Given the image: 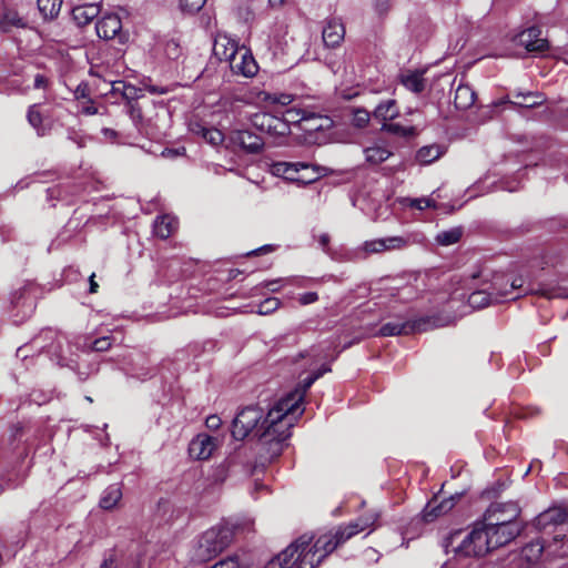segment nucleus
<instances>
[{
  "label": "nucleus",
  "mask_w": 568,
  "mask_h": 568,
  "mask_svg": "<svg viewBox=\"0 0 568 568\" xmlns=\"http://www.w3.org/2000/svg\"><path fill=\"white\" fill-rule=\"evenodd\" d=\"M523 276H510L505 273L473 274L467 287L470 292L468 306L473 310H481L503 300H516L525 294H537L545 298H568V286L546 282L535 283L529 281L524 288Z\"/></svg>",
  "instance_id": "nucleus-1"
},
{
  "label": "nucleus",
  "mask_w": 568,
  "mask_h": 568,
  "mask_svg": "<svg viewBox=\"0 0 568 568\" xmlns=\"http://www.w3.org/2000/svg\"><path fill=\"white\" fill-rule=\"evenodd\" d=\"M270 418V409L265 414V408L258 404L245 406L234 417L231 433L235 440H244L252 435L265 450L264 457L272 460L281 455L285 440L291 437L293 417H281L274 432Z\"/></svg>",
  "instance_id": "nucleus-2"
},
{
  "label": "nucleus",
  "mask_w": 568,
  "mask_h": 568,
  "mask_svg": "<svg viewBox=\"0 0 568 568\" xmlns=\"http://www.w3.org/2000/svg\"><path fill=\"white\" fill-rule=\"evenodd\" d=\"M314 536L304 534L288 545L276 560L280 568H316L336 549L329 534L321 535L314 542Z\"/></svg>",
  "instance_id": "nucleus-3"
},
{
  "label": "nucleus",
  "mask_w": 568,
  "mask_h": 568,
  "mask_svg": "<svg viewBox=\"0 0 568 568\" xmlns=\"http://www.w3.org/2000/svg\"><path fill=\"white\" fill-rule=\"evenodd\" d=\"M331 372L329 364H323L318 369L313 372L310 376L304 378L297 387L288 393L285 397L281 398L271 409H270V420H272L273 428L278 425L281 417H292L295 414L301 415L303 409H301V405L306 395V392L311 388V386L321 378L325 373Z\"/></svg>",
  "instance_id": "nucleus-4"
},
{
  "label": "nucleus",
  "mask_w": 568,
  "mask_h": 568,
  "mask_svg": "<svg viewBox=\"0 0 568 568\" xmlns=\"http://www.w3.org/2000/svg\"><path fill=\"white\" fill-rule=\"evenodd\" d=\"M234 531L229 525H220L206 530L199 539L194 557L207 561L223 551L233 540Z\"/></svg>",
  "instance_id": "nucleus-5"
},
{
  "label": "nucleus",
  "mask_w": 568,
  "mask_h": 568,
  "mask_svg": "<svg viewBox=\"0 0 568 568\" xmlns=\"http://www.w3.org/2000/svg\"><path fill=\"white\" fill-rule=\"evenodd\" d=\"M518 517L519 511L510 506L506 518H496L494 521L485 520L495 548L507 545L520 534L523 526L517 521Z\"/></svg>",
  "instance_id": "nucleus-6"
},
{
  "label": "nucleus",
  "mask_w": 568,
  "mask_h": 568,
  "mask_svg": "<svg viewBox=\"0 0 568 568\" xmlns=\"http://www.w3.org/2000/svg\"><path fill=\"white\" fill-rule=\"evenodd\" d=\"M486 523H477L464 539V556L480 557L495 549Z\"/></svg>",
  "instance_id": "nucleus-7"
},
{
  "label": "nucleus",
  "mask_w": 568,
  "mask_h": 568,
  "mask_svg": "<svg viewBox=\"0 0 568 568\" xmlns=\"http://www.w3.org/2000/svg\"><path fill=\"white\" fill-rule=\"evenodd\" d=\"M251 122L256 130L265 132L273 138H285L291 133V126L287 120L266 112L253 114Z\"/></svg>",
  "instance_id": "nucleus-8"
},
{
  "label": "nucleus",
  "mask_w": 568,
  "mask_h": 568,
  "mask_svg": "<svg viewBox=\"0 0 568 568\" xmlns=\"http://www.w3.org/2000/svg\"><path fill=\"white\" fill-rule=\"evenodd\" d=\"M462 498V494L450 495L448 498H444L439 503H437V497L435 496L432 500L427 503L422 511V519L424 523H433L439 516L446 515L449 513L456 505V500Z\"/></svg>",
  "instance_id": "nucleus-9"
},
{
  "label": "nucleus",
  "mask_w": 568,
  "mask_h": 568,
  "mask_svg": "<svg viewBox=\"0 0 568 568\" xmlns=\"http://www.w3.org/2000/svg\"><path fill=\"white\" fill-rule=\"evenodd\" d=\"M297 122L300 128L307 134L325 132L334 126V121L329 116L306 111H303Z\"/></svg>",
  "instance_id": "nucleus-10"
},
{
  "label": "nucleus",
  "mask_w": 568,
  "mask_h": 568,
  "mask_svg": "<svg viewBox=\"0 0 568 568\" xmlns=\"http://www.w3.org/2000/svg\"><path fill=\"white\" fill-rule=\"evenodd\" d=\"M97 34L104 40L119 38L121 43L124 42L121 34L122 22L119 16L114 13L105 14L95 24Z\"/></svg>",
  "instance_id": "nucleus-11"
},
{
  "label": "nucleus",
  "mask_w": 568,
  "mask_h": 568,
  "mask_svg": "<svg viewBox=\"0 0 568 568\" xmlns=\"http://www.w3.org/2000/svg\"><path fill=\"white\" fill-rule=\"evenodd\" d=\"M516 40L529 52L541 53L548 49V41L541 38V30L538 27H530L521 31Z\"/></svg>",
  "instance_id": "nucleus-12"
},
{
  "label": "nucleus",
  "mask_w": 568,
  "mask_h": 568,
  "mask_svg": "<svg viewBox=\"0 0 568 568\" xmlns=\"http://www.w3.org/2000/svg\"><path fill=\"white\" fill-rule=\"evenodd\" d=\"M448 323V318L442 315H425L417 318L407 320L406 329L408 335L424 333L437 327L446 326Z\"/></svg>",
  "instance_id": "nucleus-13"
},
{
  "label": "nucleus",
  "mask_w": 568,
  "mask_h": 568,
  "mask_svg": "<svg viewBox=\"0 0 568 568\" xmlns=\"http://www.w3.org/2000/svg\"><path fill=\"white\" fill-rule=\"evenodd\" d=\"M216 448V438L206 434H200L194 437L189 445V454L196 459H207Z\"/></svg>",
  "instance_id": "nucleus-14"
},
{
  "label": "nucleus",
  "mask_w": 568,
  "mask_h": 568,
  "mask_svg": "<svg viewBox=\"0 0 568 568\" xmlns=\"http://www.w3.org/2000/svg\"><path fill=\"white\" fill-rule=\"evenodd\" d=\"M232 141L235 144H239L247 153L252 154L260 153L264 148L263 139L248 130L234 131L232 134Z\"/></svg>",
  "instance_id": "nucleus-15"
},
{
  "label": "nucleus",
  "mask_w": 568,
  "mask_h": 568,
  "mask_svg": "<svg viewBox=\"0 0 568 568\" xmlns=\"http://www.w3.org/2000/svg\"><path fill=\"white\" fill-rule=\"evenodd\" d=\"M230 68L234 73L242 74L251 78L256 74L258 67L253 55L247 50H239V55H235L230 63Z\"/></svg>",
  "instance_id": "nucleus-16"
},
{
  "label": "nucleus",
  "mask_w": 568,
  "mask_h": 568,
  "mask_svg": "<svg viewBox=\"0 0 568 568\" xmlns=\"http://www.w3.org/2000/svg\"><path fill=\"white\" fill-rule=\"evenodd\" d=\"M408 241L402 236H390L386 239H378L367 241L364 243L366 253H381L387 250H398L407 245Z\"/></svg>",
  "instance_id": "nucleus-17"
},
{
  "label": "nucleus",
  "mask_w": 568,
  "mask_h": 568,
  "mask_svg": "<svg viewBox=\"0 0 568 568\" xmlns=\"http://www.w3.org/2000/svg\"><path fill=\"white\" fill-rule=\"evenodd\" d=\"M345 37L344 24L336 19L328 20L323 29L322 38L327 48H336Z\"/></svg>",
  "instance_id": "nucleus-18"
},
{
  "label": "nucleus",
  "mask_w": 568,
  "mask_h": 568,
  "mask_svg": "<svg viewBox=\"0 0 568 568\" xmlns=\"http://www.w3.org/2000/svg\"><path fill=\"white\" fill-rule=\"evenodd\" d=\"M213 53L220 61L232 62L235 55H239V49L234 40L219 36L214 40Z\"/></svg>",
  "instance_id": "nucleus-19"
},
{
  "label": "nucleus",
  "mask_w": 568,
  "mask_h": 568,
  "mask_svg": "<svg viewBox=\"0 0 568 568\" xmlns=\"http://www.w3.org/2000/svg\"><path fill=\"white\" fill-rule=\"evenodd\" d=\"M376 519H377V516L373 517L372 519H365V520L361 519L358 523H352L344 528L339 527L335 532H328V534L333 537V541H334V544L336 542V547H337L338 545L348 540L349 538H352L359 531L369 527Z\"/></svg>",
  "instance_id": "nucleus-20"
},
{
  "label": "nucleus",
  "mask_w": 568,
  "mask_h": 568,
  "mask_svg": "<svg viewBox=\"0 0 568 568\" xmlns=\"http://www.w3.org/2000/svg\"><path fill=\"white\" fill-rule=\"evenodd\" d=\"M567 516L568 514L564 508L551 507L536 517L535 525L539 529H546L548 526H556L565 523Z\"/></svg>",
  "instance_id": "nucleus-21"
},
{
  "label": "nucleus",
  "mask_w": 568,
  "mask_h": 568,
  "mask_svg": "<svg viewBox=\"0 0 568 568\" xmlns=\"http://www.w3.org/2000/svg\"><path fill=\"white\" fill-rule=\"evenodd\" d=\"M27 22L19 13L7 6L0 7V30L2 32H10L12 28H26Z\"/></svg>",
  "instance_id": "nucleus-22"
},
{
  "label": "nucleus",
  "mask_w": 568,
  "mask_h": 568,
  "mask_svg": "<svg viewBox=\"0 0 568 568\" xmlns=\"http://www.w3.org/2000/svg\"><path fill=\"white\" fill-rule=\"evenodd\" d=\"M562 262L561 254L559 250L550 247L538 256H535L530 265L531 267H539L540 270H546L548 267L557 268Z\"/></svg>",
  "instance_id": "nucleus-23"
},
{
  "label": "nucleus",
  "mask_w": 568,
  "mask_h": 568,
  "mask_svg": "<svg viewBox=\"0 0 568 568\" xmlns=\"http://www.w3.org/2000/svg\"><path fill=\"white\" fill-rule=\"evenodd\" d=\"M399 115L397 103L395 100L389 99L382 101L373 111V118L383 123L393 120Z\"/></svg>",
  "instance_id": "nucleus-24"
},
{
  "label": "nucleus",
  "mask_w": 568,
  "mask_h": 568,
  "mask_svg": "<svg viewBox=\"0 0 568 568\" xmlns=\"http://www.w3.org/2000/svg\"><path fill=\"white\" fill-rule=\"evenodd\" d=\"M424 71H408L399 75L400 83L414 93H420L425 89Z\"/></svg>",
  "instance_id": "nucleus-25"
},
{
  "label": "nucleus",
  "mask_w": 568,
  "mask_h": 568,
  "mask_svg": "<svg viewBox=\"0 0 568 568\" xmlns=\"http://www.w3.org/2000/svg\"><path fill=\"white\" fill-rule=\"evenodd\" d=\"M98 13L99 8L95 4L77 7L72 10V17L80 27L90 23L98 16Z\"/></svg>",
  "instance_id": "nucleus-26"
},
{
  "label": "nucleus",
  "mask_w": 568,
  "mask_h": 568,
  "mask_svg": "<svg viewBox=\"0 0 568 568\" xmlns=\"http://www.w3.org/2000/svg\"><path fill=\"white\" fill-rule=\"evenodd\" d=\"M122 498V490L118 484L109 486L100 499V507L110 510L116 506Z\"/></svg>",
  "instance_id": "nucleus-27"
},
{
  "label": "nucleus",
  "mask_w": 568,
  "mask_h": 568,
  "mask_svg": "<svg viewBox=\"0 0 568 568\" xmlns=\"http://www.w3.org/2000/svg\"><path fill=\"white\" fill-rule=\"evenodd\" d=\"M510 506L515 507L520 513V508L517 503H495L491 504L490 507L485 513V520L494 521L496 520V518H506V516H508Z\"/></svg>",
  "instance_id": "nucleus-28"
},
{
  "label": "nucleus",
  "mask_w": 568,
  "mask_h": 568,
  "mask_svg": "<svg viewBox=\"0 0 568 568\" xmlns=\"http://www.w3.org/2000/svg\"><path fill=\"white\" fill-rule=\"evenodd\" d=\"M381 131L404 138L405 140H409L417 135L416 126H404L399 123H383Z\"/></svg>",
  "instance_id": "nucleus-29"
},
{
  "label": "nucleus",
  "mask_w": 568,
  "mask_h": 568,
  "mask_svg": "<svg viewBox=\"0 0 568 568\" xmlns=\"http://www.w3.org/2000/svg\"><path fill=\"white\" fill-rule=\"evenodd\" d=\"M287 164V170H286V173H285V180H288V181H292V182H312L314 181L316 178L315 176H308V178H303V176H300L298 173L301 170H308L310 169V164L307 163H304V162H296V163H291V162H286Z\"/></svg>",
  "instance_id": "nucleus-30"
},
{
  "label": "nucleus",
  "mask_w": 568,
  "mask_h": 568,
  "mask_svg": "<svg viewBox=\"0 0 568 568\" xmlns=\"http://www.w3.org/2000/svg\"><path fill=\"white\" fill-rule=\"evenodd\" d=\"M175 229V221L170 215L159 216L154 222V233L161 239H168Z\"/></svg>",
  "instance_id": "nucleus-31"
},
{
  "label": "nucleus",
  "mask_w": 568,
  "mask_h": 568,
  "mask_svg": "<svg viewBox=\"0 0 568 568\" xmlns=\"http://www.w3.org/2000/svg\"><path fill=\"white\" fill-rule=\"evenodd\" d=\"M193 132L203 136V139L212 145H219L223 142V133L214 128H206L201 124H196Z\"/></svg>",
  "instance_id": "nucleus-32"
},
{
  "label": "nucleus",
  "mask_w": 568,
  "mask_h": 568,
  "mask_svg": "<svg viewBox=\"0 0 568 568\" xmlns=\"http://www.w3.org/2000/svg\"><path fill=\"white\" fill-rule=\"evenodd\" d=\"M27 119L30 125L36 129L39 136H43L47 134L48 129L43 124V118L38 110V104H32L31 106H29Z\"/></svg>",
  "instance_id": "nucleus-33"
},
{
  "label": "nucleus",
  "mask_w": 568,
  "mask_h": 568,
  "mask_svg": "<svg viewBox=\"0 0 568 568\" xmlns=\"http://www.w3.org/2000/svg\"><path fill=\"white\" fill-rule=\"evenodd\" d=\"M38 9L44 19H53L59 14L61 0H37Z\"/></svg>",
  "instance_id": "nucleus-34"
},
{
  "label": "nucleus",
  "mask_w": 568,
  "mask_h": 568,
  "mask_svg": "<svg viewBox=\"0 0 568 568\" xmlns=\"http://www.w3.org/2000/svg\"><path fill=\"white\" fill-rule=\"evenodd\" d=\"M460 532H462L460 529H455L444 539L443 547L447 555L453 552L454 556L456 557L460 554V551H462V539H459Z\"/></svg>",
  "instance_id": "nucleus-35"
},
{
  "label": "nucleus",
  "mask_w": 568,
  "mask_h": 568,
  "mask_svg": "<svg viewBox=\"0 0 568 568\" xmlns=\"http://www.w3.org/2000/svg\"><path fill=\"white\" fill-rule=\"evenodd\" d=\"M440 156L438 145H426L420 148L416 153V160L420 164H429Z\"/></svg>",
  "instance_id": "nucleus-36"
},
{
  "label": "nucleus",
  "mask_w": 568,
  "mask_h": 568,
  "mask_svg": "<svg viewBox=\"0 0 568 568\" xmlns=\"http://www.w3.org/2000/svg\"><path fill=\"white\" fill-rule=\"evenodd\" d=\"M364 153L366 161L372 164L383 163L392 155L390 151L382 146L367 148Z\"/></svg>",
  "instance_id": "nucleus-37"
},
{
  "label": "nucleus",
  "mask_w": 568,
  "mask_h": 568,
  "mask_svg": "<svg viewBox=\"0 0 568 568\" xmlns=\"http://www.w3.org/2000/svg\"><path fill=\"white\" fill-rule=\"evenodd\" d=\"M515 97L523 98V101L513 102V104H516V105H519L523 108H527V109L538 106V105L542 104L545 101L544 97L537 92H527V93L517 92L515 94Z\"/></svg>",
  "instance_id": "nucleus-38"
},
{
  "label": "nucleus",
  "mask_w": 568,
  "mask_h": 568,
  "mask_svg": "<svg viewBox=\"0 0 568 568\" xmlns=\"http://www.w3.org/2000/svg\"><path fill=\"white\" fill-rule=\"evenodd\" d=\"M462 239V227H455L449 231H443L437 234L436 242L439 245L448 246L458 243Z\"/></svg>",
  "instance_id": "nucleus-39"
},
{
  "label": "nucleus",
  "mask_w": 568,
  "mask_h": 568,
  "mask_svg": "<svg viewBox=\"0 0 568 568\" xmlns=\"http://www.w3.org/2000/svg\"><path fill=\"white\" fill-rule=\"evenodd\" d=\"M381 336H397L408 335L406 329V321L404 322H389L381 326Z\"/></svg>",
  "instance_id": "nucleus-40"
},
{
  "label": "nucleus",
  "mask_w": 568,
  "mask_h": 568,
  "mask_svg": "<svg viewBox=\"0 0 568 568\" xmlns=\"http://www.w3.org/2000/svg\"><path fill=\"white\" fill-rule=\"evenodd\" d=\"M544 551V544L539 540L531 541L523 548L521 555L529 562L537 561Z\"/></svg>",
  "instance_id": "nucleus-41"
},
{
  "label": "nucleus",
  "mask_w": 568,
  "mask_h": 568,
  "mask_svg": "<svg viewBox=\"0 0 568 568\" xmlns=\"http://www.w3.org/2000/svg\"><path fill=\"white\" fill-rule=\"evenodd\" d=\"M372 116H373V113L371 114L365 109H362V108L354 109L352 124L357 129H364L369 123V120Z\"/></svg>",
  "instance_id": "nucleus-42"
},
{
  "label": "nucleus",
  "mask_w": 568,
  "mask_h": 568,
  "mask_svg": "<svg viewBox=\"0 0 568 568\" xmlns=\"http://www.w3.org/2000/svg\"><path fill=\"white\" fill-rule=\"evenodd\" d=\"M206 0H180V8L183 12L194 14L205 4Z\"/></svg>",
  "instance_id": "nucleus-43"
},
{
  "label": "nucleus",
  "mask_w": 568,
  "mask_h": 568,
  "mask_svg": "<svg viewBox=\"0 0 568 568\" xmlns=\"http://www.w3.org/2000/svg\"><path fill=\"white\" fill-rule=\"evenodd\" d=\"M121 87L124 89V94L122 98L128 101V104L136 102V100L142 97V90L135 85L125 83L121 84Z\"/></svg>",
  "instance_id": "nucleus-44"
},
{
  "label": "nucleus",
  "mask_w": 568,
  "mask_h": 568,
  "mask_svg": "<svg viewBox=\"0 0 568 568\" xmlns=\"http://www.w3.org/2000/svg\"><path fill=\"white\" fill-rule=\"evenodd\" d=\"M281 302L276 297H268L258 305V314L266 315L278 308Z\"/></svg>",
  "instance_id": "nucleus-45"
},
{
  "label": "nucleus",
  "mask_w": 568,
  "mask_h": 568,
  "mask_svg": "<svg viewBox=\"0 0 568 568\" xmlns=\"http://www.w3.org/2000/svg\"><path fill=\"white\" fill-rule=\"evenodd\" d=\"M409 206L417 210H425L427 207L436 209V202L432 197L410 199Z\"/></svg>",
  "instance_id": "nucleus-46"
},
{
  "label": "nucleus",
  "mask_w": 568,
  "mask_h": 568,
  "mask_svg": "<svg viewBox=\"0 0 568 568\" xmlns=\"http://www.w3.org/2000/svg\"><path fill=\"white\" fill-rule=\"evenodd\" d=\"M501 102H496L493 105L479 106L477 109L478 115L474 120V122L480 123V122H485L486 120L490 119L493 116L495 106H497Z\"/></svg>",
  "instance_id": "nucleus-47"
},
{
  "label": "nucleus",
  "mask_w": 568,
  "mask_h": 568,
  "mask_svg": "<svg viewBox=\"0 0 568 568\" xmlns=\"http://www.w3.org/2000/svg\"><path fill=\"white\" fill-rule=\"evenodd\" d=\"M165 54L169 59L175 60L181 54V48L179 43L174 40H170L165 44Z\"/></svg>",
  "instance_id": "nucleus-48"
},
{
  "label": "nucleus",
  "mask_w": 568,
  "mask_h": 568,
  "mask_svg": "<svg viewBox=\"0 0 568 568\" xmlns=\"http://www.w3.org/2000/svg\"><path fill=\"white\" fill-rule=\"evenodd\" d=\"M129 114L133 122L139 125L142 123V110L138 102L129 103Z\"/></svg>",
  "instance_id": "nucleus-49"
},
{
  "label": "nucleus",
  "mask_w": 568,
  "mask_h": 568,
  "mask_svg": "<svg viewBox=\"0 0 568 568\" xmlns=\"http://www.w3.org/2000/svg\"><path fill=\"white\" fill-rule=\"evenodd\" d=\"M111 347V338L109 336L97 338L92 343V348L95 352H105Z\"/></svg>",
  "instance_id": "nucleus-50"
},
{
  "label": "nucleus",
  "mask_w": 568,
  "mask_h": 568,
  "mask_svg": "<svg viewBox=\"0 0 568 568\" xmlns=\"http://www.w3.org/2000/svg\"><path fill=\"white\" fill-rule=\"evenodd\" d=\"M268 99L276 104L288 105L293 101V97L291 94L281 93L268 95Z\"/></svg>",
  "instance_id": "nucleus-51"
},
{
  "label": "nucleus",
  "mask_w": 568,
  "mask_h": 568,
  "mask_svg": "<svg viewBox=\"0 0 568 568\" xmlns=\"http://www.w3.org/2000/svg\"><path fill=\"white\" fill-rule=\"evenodd\" d=\"M320 355H321V351L318 349V347L313 346L310 349L298 353L297 357L298 358H311L312 364H313V363H315L316 358L320 357Z\"/></svg>",
  "instance_id": "nucleus-52"
},
{
  "label": "nucleus",
  "mask_w": 568,
  "mask_h": 568,
  "mask_svg": "<svg viewBox=\"0 0 568 568\" xmlns=\"http://www.w3.org/2000/svg\"><path fill=\"white\" fill-rule=\"evenodd\" d=\"M286 170H287L286 162H274L271 165V172L275 176H281V178L285 179Z\"/></svg>",
  "instance_id": "nucleus-53"
},
{
  "label": "nucleus",
  "mask_w": 568,
  "mask_h": 568,
  "mask_svg": "<svg viewBox=\"0 0 568 568\" xmlns=\"http://www.w3.org/2000/svg\"><path fill=\"white\" fill-rule=\"evenodd\" d=\"M318 300V295L315 292H307L300 296L298 301L302 305H308Z\"/></svg>",
  "instance_id": "nucleus-54"
},
{
  "label": "nucleus",
  "mask_w": 568,
  "mask_h": 568,
  "mask_svg": "<svg viewBox=\"0 0 568 568\" xmlns=\"http://www.w3.org/2000/svg\"><path fill=\"white\" fill-rule=\"evenodd\" d=\"M49 80L43 74H37L34 77V88L36 89H45L48 87Z\"/></svg>",
  "instance_id": "nucleus-55"
},
{
  "label": "nucleus",
  "mask_w": 568,
  "mask_h": 568,
  "mask_svg": "<svg viewBox=\"0 0 568 568\" xmlns=\"http://www.w3.org/2000/svg\"><path fill=\"white\" fill-rule=\"evenodd\" d=\"M205 423L209 428L216 429L221 425V418L216 415H211L206 418Z\"/></svg>",
  "instance_id": "nucleus-56"
},
{
  "label": "nucleus",
  "mask_w": 568,
  "mask_h": 568,
  "mask_svg": "<svg viewBox=\"0 0 568 568\" xmlns=\"http://www.w3.org/2000/svg\"><path fill=\"white\" fill-rule=\"evenodd\" d=\"M466 93H468L469 95L468 106H473L477 98L476 92L470 87L464 83V95Z\"/></svg>",
  "instance_id": "nucleus-57"
},
{
  "label": "nucleus",
  "mask_w": 568,
  "mask_h": 568,
  "mask_svg": "<svg viewBox=\"0 0 568 568\" xmlns=\"http://www.w3.org/2000/svg\"><path fill=\"white\" fill-rule=\"evenodd\" d=\"M239 16L244 19L245 22H248L253 19V13L248 7L240 8Z\"/></svg>",
  "instance_id": "nucleus-58"
},
{
  "label": "nucleus",
  "mask_w": 568,
  "mask_h": 568,
  "mask_svg": "<svg viewBox=\"0 0 568 568\" xmlns=\"http://www.w3.org/2000/svg\"><path fill=\"white\" fill-rule=\"evenodd\" d=\"M100 568H116V560L114 556H110L109 558H105L103 562L101 564Z\"/></svg>",
  "instance_id": "nucleus-59"
},
{
  "label": "nucleus",
  "mask_w": 568,
  "mask_h": 568,
  "mask_svg": "<svg viewBox=\"0 0 568 568\" xmlns=\"http://www.w3.org/2000/svg\"><path fill=\"white\" fill-rule=\"evenodd\" d=\"M329 235L324 233V234H321L320 237H318V243L321 245V247L326 251L327 247H328V244H329Z\"/></svg>",
  "instance_id": "nucleus-60"
},
{
  "label": "nucleus",
  "mask_w": 568,
  "mask_h": 568,
  "mask_svg": "<svg viewBox=\"0 0 568 568\" xmlns=\"http://www.w3.org/2000/svg\"><path fill=\"white\" fill-rule=\"evenodd\" d=\"M125 83L126 82H124V81H115V82H113V84H112V92L119 93V94H121V97H123L124 89L121 87V84H125Z\"/></svg>",
  "instance_id": "nucleus-61"
},
{
  "label": "nucleus",
  "mask_w": 568,
  "mask_h": 568,
  "mask_svg": "<svg viewBox=\"0 0 568 568\" xmlns=\"http://www.w3.org/2000/svg\"><path fill=\"white\" fill-rule=\"evenodd\" d=\"M17 356L21 359H26L29 356L27 346L19 347L17 349Z\"/></svg>",
  "instance_id": "nucleus-62"
},
{
  "label": "nucleus",
  "mask_w": 568,
  "mask_h": 568,
  "mask_svg": "<svg viewBox=\"0 0 568 568\" xmlns=\"http://www.w3.org/2000/svg\"><path fill=\"white\" fill-rule=\"evenodd\" d=\"M89 283H90V288H89V292L90 293H97L98 291V283L94 281V274H92L89 278Z\"/></svg>",
  "instance_id": "nucleus-63"
},
{
  "label": "nucleus",
  "mask_w": 568,
  "mask_h": 568,
  "mask_svg": "<svg viewBox=\"0 0 568 568\" xmlns=\"http://www.w3.org/2000/svg\"><path fill=\"white\" fill-rule=\"evenodd\" d=\"M277 284H278V281H271V282L265 283L264 286L272 292H277L278 291Z\"/></svg>",
  "instance_id": "nucleus-64"
}]
</instances>
